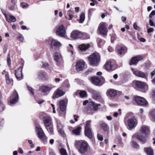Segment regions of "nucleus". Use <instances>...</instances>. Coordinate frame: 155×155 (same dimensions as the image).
Wrapping results in <instances>:
<instances>
[{"mask_svg":"<svg viewBox=\"0 0 155 155\" xmlns=\"http://www.w3.org/2000/svg\"><path fill=\"white\" fill-rule=\"evenodd\" d=\"M93 98L95 100H97L99 99L101 97V95L98 93L95 92L93 95Z\"/></svg>","mask_w":155,"mask_h":155,"instance_id":"c9c22d12","label":"nucleus"},{"mask_svg":"<svg viewBox=\"0 0 155 155\" xmlns=\"http://www.w3.org/2000/svg\"><path fill=\"white\" fill-rule=\"evenodd\" d=\"M5 78L6 83L9 84L11 83V82H13V80L9 78L8 73H7L5 75Z\"/></svg>","mask_w":155,"mask_h":155,"instance_id":"473e14b6","label":"nucleus"},{"mask_svg":"<svg viewBox=\"0 0 155 155\" xmlns=\"http://www.w3.org/2000/svg\"><path fill=\"white\" fill-rule=\"evenodd\" d=\"M121 19L123 22H124L126 21V18L125 17H122L121 18Z\"/></svg>","mask_w":155,"mask_h":155,"instance_id":"0e129e2a","label":"nucleus"},{"mask_svg":"<svg viewBox=\"0 0 155 155\" xmlns=\"http://www.w3.org/2000/svg\"><path fill=\"white\" fill-rule=\"evenodd\" d=\"M112 66L113 65L110 61H108L106 63L105 65L106 69L108 70H111L112 68Z\"/></svg>","mask_w":155,"mask_h":155,"instance_id":"2f4dec72","label":"nucleus"},{"mask_svg":"<svg viewBox=\"0 0 155 155\" xmlns=\"http://www.w3.org/2000/svg\"><path fill=\"white\" fill-rule=\"evenodd\" d=\"M153 28H151L148 29L147 30V32L148 33H150V32H152L153 31Z\"/></svg>","mask_w":155,"mask_h":155,"instance_id":"bf43d9fd","label":"nucleus"},{"mask_svg":"<svg viewBox=\"0 0 155 155\" xmlns=\"http://www.w3.org/2000/svg\"><path fill=\"white\" fill-rule=\"evenodd\" d=\"M7 62L8 64V65H10L11 63V59H10V55L9 54H8V58H7Z\"/></svg>","mask_w":155,"mask_h":155,"instance_id":"de8ad7c7","label":"nucleus"},{"mask_svg":"<svg viewBox=\"0 0 155 155\" xmlns=\"http://www.w3.org/2000/svg\"><path fill=\"white\" fill-rule=\"evenodd\" d=\"M22 68L20 67L15 71V76L19 80H21L23 78V76L22 72Z\"/></svg>","mask_w":155,"mask_h":155,"instance_id":"ddd939ff","label":"nucleus"},{"mask_svg":"<svg viewBox=\"0 0 155 155\" xmlns=\"http://www.w3.org/2000/svg\"><path fill=\"white\" fill-rule=\"evenodd\" d=\"M81 129V127H78L76 129L73 130H72V132L75 135H78L80 134Z\"/></svg>","mask_w":155,"mask_h":155,"instance_id":"7c9ffc66","label":"nucleus"},{"mask_svg":"<svg viewBox=\"0 0 155 155\" xmlns=\"http://www.w3.org/2000/svg\"><path fill=\"white\" fill-rule=\"evenodd\" d=\"M132 71L133 74L136 76L142 78H147V74L144 73L134 68H132Z\"/></svg>","mask_w":155,"mask_h":155,"instance_id":"9d476101","label":"nucleus"},{"mask_svg":"<svg viewBox=\"0 0 155 155\" xmlns=\"http://www.w3.org/2000/svg\"><path fill=\"white\" fill-rule=\"evenodd\" d=\"M28 6V5L26 3H22L21 4V6L22 8L27 7Z\"/></svg>","mask_w":155,"mask_h":155,"instance_id":"8fccbe9b","label":"nucleus"},{"mask_svg":"<svg viewBox=\"0 0 155 155\" xmlns=\"http://www.w3.org/2000/svg\"><path fill=\"white\" fill-rule=\"evenodd\" d=\"M45 101L44 100H39L38 101V103L39 104H41L43 103Z\"/></svg>","mask_w":155,"mask_h":155,"instance_id":"13d9d810","label":"nucleus"},{"mask_svg":"<svg viewBox=\"0 0 155 155\" xmlns=\"http://www.w3.org/2000/svg\"><path fill=\"white\" fill-rule=\"evenodd\" d=\"M135 84L137 87L141 89H143L147 86L145 82L139 81H136Z\"/></svg>","mask_w":155,"mask_h":155,"instance_id":"412c9836","label":"nucleus"},{"mask_svg":"<svg viewBox=\"0 0 155 155\" xmlns=\"http://www.w3.org/2000/svg\"><path fill=\"white\" fill-rule=\"evenodd\" d=\"M106 15H107L106 13H103L101 15V18H104Z\"/></svg>","mask_w":155,"mask_h":155,"instance_id":"69168bd1","label":"nucleus"},{"mask_svg":"<svg viewBox=\"0 0 155 155\" xmlns=\"http://www.w3.org/2000/svg\"><path fill=\"white\" fill-rule=\"evenodd\" d=\"M76 147L78 148L79 152L81 154H84L87 152L89 147L88 143L84 140H77L74 144Z\"/></svg>","mask_w":155,"mask_h":155,"instance_id":"f03ea898","label":"nucleus"},{"mask_svg":"<svg viewBox=\"0 0 155 155\" xmlns=\"http://www.w3.org/2000/svg\"><path fill=\"white\" fill-rule=\"evenodd\" d=\"M89 108L91 110H95L98 108V106L100 105L99 104H95L93 101H91L88 103Z\"/></svg>","mask_w":155,"mask_h":155,"instance_id":"6ab92c4d","label":"nucleus"},{"mask_svg":"<svg viewBox=\"0 0 155 155\" xmlns=\"http://www.w3.org/2000/svg\"><path fill=\"white\" fill-rule=\"evenodd\" d=\"M85 62L80 61L77 62L76 65V70L78 71L83 70L84 68Z\"/></svg>","mask_w":155,"mask_h":155,"instance_id":"2eb2a0df","label":"nucleus"},{"mask_svg":"<svg viewBox=\"0 0 155 155\" xmlns=\"http://www.w3.org/2000/svg\"><path fill=\"white\" fill-rule=\"evenodd\" d=\"M131 145L134 148H137L139 147L138 144L134 140L132 141L131 142Z\"/></svg>","mask_w":155,"mask_h":155,"instance_id":"ea45409f","label":"nucleus"},{"mask_svg":"<svg viewBox=\"0 0 155 155\" xmlns=\"http://www.w3.org/2000/svg\"><path fill=\"white\" fill-rule=\"evenodd\" d=\"M150 75H151L152 78V77L155 74V71H152L150 73Z\"/></svg>","mask_w":155,"mask_h":155,"instance_id":"680f3d73","label":"nucleus"},{"mask_svg":"<svg viewBox=\"0 0 155 155\" xmlns=\"http://www.w3.org/2000/svg\"><path fill=\"white\" fill-rule=\"evenodd\" d=\"M60 152L61 155H68L65 149L61 148L60 150Z\"/></svg>","mask_w":155,"mask_h":155,"instance_id":"4c0bfd02","label":"nucleus"},{"mask_svg":"<svg viewBox=\"0 0 155 155\" xmlns=\"http://www.w3.org/2000/svg\"><path fill=\"white\" fill-rule=\"evenodd\" d=\"M53 87H49L47 85H43L40 87L39 90L43 93H48Z\"/></svg>","mask_w":155,"mask_h":155,"instance_id":"4468645a","label":"nucleus"},{"mask_svg":"<svg viewBox=\"0 0 155 155\" xmlns=\"http://www.w3.org/2000/svg\"><path fill=\"white\" fill-rule=\"evenodd\" d=\"M135 99L137 103L139 105H146L147 104V101L143 97L137 96L135 97Z\"/></svg>","mask_w":155,"mask_h":155,"instance_id":"f8f14e48","label":"nucleus"},{"mask_svg":"<svg viewBox=\"0 0 155 155\" xmlns=\"http://www.w3.org/2000/svg\"><path fill=\"white\" fill-rule=\"evenodd\" d=\"M6 18V20L9 23L12 22H15L16 21V19L14 16L10 15L9 16H8L6 14H4Z\"/></svg>","mask_w":155,"mask_h":155,"instance_id":"4be33fe9","label":"nucleus"},{"mask_svg":"<svg viewBox=\"0 0 155 155\" xmlns=\"http://www.w3.org/2000/svg\"><path fill=\"white\" fill-rule=\"evenodd\" d=\"M61 57V54L58 52H56L54 54L53 58L54 60L56 62H58Z\"/></svg>","mask_w":155,"mask_h":155,"instance_id":"cd10ccee","label":"nucleus"},{"mask_svg":"<svg viewBox=\"0 0 155 155\" xmlns=\"http://www.w3.org/2000/svg\"><path fill=\"white\" fill-rule=\"evenodd\" d=\"M144 150L147 155H153V150L150 147L144 148Z\"/></svg>","mask_w":155,"mask_h":155,"instance_id":"c85d7f7f","label":"nucleus"},{"mask_svg":"<svg viewBox=\"0 0 155 155\" xmlns=\"http://www.w3.org/2000/svg\"><path fill=\"white\" fill-rule=\"evenodd\" d=\"M90 47L89 44H82L79 46V48L81 51L86 50Z\"/></svg>","mask_w":155,"mask_h":155,"instance_id":"bb28decb","label":"nucleus"},{"mask_svg":"<svg viewBox=\"0 0 155 155\" xmlns=\"http://www.w3.org/2000/svg\"><path fill=\"white\" fill-rule=\"evenodd\" d=\"M47 75L45 72L41 71L38 73V78L39 79L44 80L47 78Z\"/></svg>","mask_w":155,"mask_h":155,"instance_id":"b1692460","label":"nucleus"},{"mask_svg":"<svg viewBox=\"0 0 155 155\" xmlns=\"http://www.w3.org/2000/svg\"><path fill=\"white\" fill-rule=\"evenodd\" d=\"M87 90L88 92L93 94L95 92L94 90L90 88H88Z\"/></svg>","mask_w":155,"mask_h":155,"instance_id":"3c124183","label":"nucleus"},{"mask_svg":"<svg viewBox=\"0 0 155 155\" xmlns=\"http://www.w3.org/2000/svg\"><path fill=\"white\" fill-rule=\"evenodd\" d=\"M149 24L151 26H153L154 25V24L153 21L151 19H150L149 20Z\"/></svg>","mask_w":155,"mask_h":155,"instance_id":"5fc2aeb1","label":"nucleus"},{"mask_svg":"<svg viewBox=\"0 0 155 155\" xmlns=\"http://www.w3.org/2000/svg\"><path fill=\"white\" fill-rule=\"evenodd\" d=\"M140 40L142 42H144L145 41V39L143 38H141L140 39Z\"/></svg>","mask_w":155,"mask_h":155,"instance_id":"774afa93","label":"nucleus"},{"mask_svg":"<svg viewBox=\"0 0 155 155\" xmlns=\"http://www.w3.org/2000/svg\"><path fill=\"white\" fill-rule=\"evenodd\" d=\"M137 124V120L135 117L129 118L127 120V125L129 129L134 128Z\"/></svg>","mask_w":155,"mask_h":155,"instance_id":"423d86ee","label":"nucleus"},{"mask_svg":"<svg viewBox=\"0 0 155 155\" xmlns=\"http://www.w3.org/2000/svg\"><path fill=\"white\" fill-rule=\"evenodd\" d=\"M92 82L94 84L97 85L101 82L100 79L97 77H92L91 78Z\"/></svg>","mask_w":155,"mask_h":155,"instance_id":"a878e982","label":"nucleus"},{"mask_svg":"<svg viewBox=\"0 0 155 155\" xmlns=\"http://www.w3.org/2000/svg\"><path fill=\"white\" fill-rule=\"evenodd\" d=\"M150 115L155 121V110H153L151 112Z\"/></svg>","mask_w":155,"mask_h":155,"instance_id":"37998d69","label":"nucleus"},{"mask_svg":"<svg viewBox=\"0 0 155 155\" xmlns=\"http://www.w3.org/2000/svg\"><path fill=\"white\" fill-rule=\"evenodd\" d=\"M27 88L28 90L30 91V94L33 95H34V90L32 87L29 86H28Z\"/></svg>","mask_w":155,"mask_h":155,"instance_id":"a19ab883","label":"nucleus"},{"mask_svg":"<svg viewBox=\"0 0 155 155\" xmlns=\"http://www.w3.org/2000/svg\"><path fill=\"white\" fill-rule=\"evenodd\" d=\"M8 9L10 10H13L15 8V5H12L8 7Z\"/></svg>","mask_w":155,"mask_h":155,"instance_id":"603ef678","label":"nucleus"},{"mask_svg":"<svg viewBox=\"0 0 155 155\" xmlns=\"http://www.w3.org/2000/svg\"><path fill=\"white\" fill-rule=\"evenodd\" d=\"M21 42L23 41L24 39L23 36L21 35H20L17 38Z\"/></svg>","mask_w":155,"mask_h":155,"instance_id":"a18cd8bd","label":"nucleus"},{"mask_svg":"<svg viewBox=\"0 0 155 155\" xmlns=\"http://www.w3.org/2000/svg\"><path fill=\"white\" fill-rule=\"evenodd\" d=\"M75 11L76 12H78L79 11V7H76L75 8Z\"/></svg>","mask_w":155,"mask_h":155,"instance_id":"338daca9","label":"nucleus"},{"mask_svg":"<svg viewBox=\"0 0 155 155\" xmlns=\"http://www.w3.org/2000/svg\"><path fill=\"white\" fill-rule=\"evenodd\" d=\"M29 143L31 144L30 147H33L34 146V144L32 143V141L31 140H29L28 141Z\"/></svg>","mask_w":155,"mask_h":155,"instance_id":"6e6d98bb","label":"nucleus"},{"mask_svg":"<svg viewBox=\"0 0 155 155\" xmlns=\"http://www.w3.org/2000/svg\"><path fill=\"white\" fill-rule=\"evenodd\" d=\"M107 26L106 23L101 22L98 27V31L100 32V34L103 36L106 35L107 33Z\"/></svg>","mask_w":155,"mask_h":155,"instance_id":"20e7f679","label":"nucleus"},{"mask_svg":"<svg viewBox=\"0 0 155 155\" xmlns=\"http://www.w3.org/2000/svg\"><path fill=\"white\" fill-rule=\"evenodd\" d=\"M46 128L48 131V132L51 134H52L53 132V130L52 125L49 127H46Z\"/></svg>","mask_w":155,"mask_h":155,"instance_id":"e433bc0d","label":"nucleus"},{"mask_svg":"<svg viewBox=\"0 0 155 155\" xmlns=\"http://www.w3.org/2000/svg\"><path fill=\"white\" fill-rule=\"evenodd\" d=\"M155 15V11L153 10L151 12L150 14L149 17L150 18L152 17V16Z\"/></svg>","mask_w":155,"mask_h":155,"instance_id":"864d4df0","label":"nucleus"},{"mask_svg":"<svg viewBox=\"0 0 155 155\" xmlns=\"http://www.w3.org/2000/svg\"><path fill=\"white\" fill-rule=\"evenodd\" d=\"M71 38L74 39H77L82 38L83 36V34L78 30L73 31L71 35Z\"/></svg>","mask_w":155,"mask_h":155,"instance_id":"1a4fd4ad","label":"nucleus"},{"mask_svg":"<svg viewBox=\"0 0 155 155\" xmlns=\"http://www.w3.org/2000/svg\"><path fill=\"white\" fill-rule=\"evenodd\" d=\"M57 123L58 129H59L61 128H63V126L61 124V123L60 122L57 121Z\"/></svg>","mask_w":155,"mask_h":155,"instance_id":"c03bdc74","label":"nucleus"},{"mask_svg":"<svg viewBox=\"0 0 155 155\" xmlns=\"http://www.w3.org/2000/svg\"><path fill=\"white\" fill-rule=\"evenodd\" d=\"M42 63L43 64V67L46 68V67H48L49 65H48V63H47V62H45V63L43 62Z\"/></svg>","mask_w":155,"mask_h":155,"instance_id":"4d7b16f0","label":"nucleus"},{"mask_svg":"<svg viewBox=\"0 0 155 155\" xmlns=\"http://www.w3.org/2000/svg\"><path fill=\"white\" fill-rule=\"evenodd\" d=\"M74 119L75 121H77L78 120V118L79 117L78 116L76 115H74Z\"/></svg>","mask_w":155,"mask_h":155,"instance_id":"052dcab7","label":"nucleus"},{"mask_svg":"<svg viewBox=\"0 0 155 155\" xmlns=\"http://www.w3.org/2000/svg\"><path fill=\"white\" fill-rule=\"evenodd\" d=\"M64 94V93L62 90L58 89L54 93L52 98L53 99L58 98L63 95Z\"/></svg>","mask_w":155,"mask_h":155,"instance_id":"dca6fc26","label":"nucleus"},{"mask_svg":"<svg viewBox=\"0 0 155 155\" xmlns=\"http://www.w3.org/2000/svg\"><path fill=\"white\" fill-rule=\"evenodd\" d=\"M58 130V131L61 135L63 137H64L65 136V134H64V130H63V128L59 129Z\"/></svg>","mask_w":155,"mask_h":155,"instance_id":"79ce46f5","label":"nucleus"},{"mask_svg":"<svg viewBox=\"0 0 155 155\" xmlns=\"http://www.w3.org/2000/svg\"><path fill=\"white\" fill-rule=\"evenodd\" d=\"M91 120H88L86 122V124L85 128V134L89 138L91 139L92 137L91 127Z\"/></svg>","mask_w":155,"mask_h":155,"instance_id":"39448f33","label":"nucleus"},{"mask_svg":"<svg viewBox=\"0 0 155 155\" xmlns=\"http://www.w3.org/2000/svg\"><path fill=\"white\" fill-rule=\"evenodd\" d=\"M143 58V57L140 55L133 57L130 61V64L131 65L136 64L138 61L141 60Z\"/></svg>","mask_w":155,"mask_h":155,"instance_id":"f3484780","label":"nucleus"},{"mask_svg":"<svg viewBox=\"0 0 155 155\" xmlns=\"http://www.w3.org/2000/svg\"><path fill=\"white\" fill-rule=\"evenodd\" d=\"M18 95L16 91H15L14 93L11 96L10 100V104H14L18 102Z\"/></svg>","mask_w":155,"mask_h":155,"instance_id":"9b49d317","label":"nucleus"},{"mask_svg":"<svg viewBox=\"0 0 155 155\" xmlns=\"http://www.w3.org/2000/svg\"><path fill=\"white\" fill-rule=\"evenodd\" d=\"M36 129L38 137L40 139H42L45 137V134L41 128L37 127Z\"/></svg>","mask_w":155,"mask_h":155,"instance_id":"a211bd4d","label":"nucleus"},{"mask_svg":"<svg viewBox=\"0 0 155 155\" xmlns=\"http://www.w3.org/2000/svg\"><path fill=\"white\" fill-rule=\"evenodd\" d=\"M133 27L134 28L137 30L139 31L140 28L138 26L136 23H134L133 24Z\"/></svg>","mask_w":155,"mask_h":155,"instance_id":"49530a36","label":"nucleus"},{"mask_svg":"<svg viewBox=\"0 0 155 155\" xmlns=\"http://www.w3.org/2000/svg\"><path fill=\"white\" fill-rule=\"evenodd\" d=\"M61 45V43L57 40L56 39H53L52 40L51 47L52 50L56 51L59 49Z\"/></svg>","mask_w":155,"mask_h":155,"instance_id":"0eeeda50","label":"nucleus"},{"mask_svg":"<svg viewBox=\"0 0 155 155\" xmlns=\"http://www.w3.org/2000/svg\"><path fill=\"white\" fill-rule=\"evenodd\" d=\"M125 52V49L122 47H120L117 50V54L119 56L124 54Z\"/></svg>","mask_w":155,"mask_h":155,"instance_id":"c756f323","label":"nucleus"},{"mask_svg":"<svg viewBox=\"0 0 155 155\" xmlns=\"http://www.w3.org/2000/svg\"><path fill=\"white\" fill-rule=\"evenodd\" d=\"M43 119L44 124L46 127L51 126L52 123L50 117H44Z\"/></svg>","mask_w":155,"mask_h":155,"instance_id":"aec40b11","label":"nucleus"},{"mask_svg":"<svg viewBox=\"0 0 155 155\" xmlns=\"http://www.w3.org/2000/svg\"><path fill=\"white\" fill-rule=\"evenodd\" d=\"M70 14H73V11L71 10L68 11V14L69 15Z\"/></svg>","mask_w":155,"mask_h":155,"instance_id":"e2e57ef3","label":"nucleus"},{"mask_svg":"<svg viewBox=\"0 0 155 155\" xmlns=\"http://www.w3.org/2000/svg\"><path fill=\"white\" fill-rule=\"evenodd\" d=\"M101 126L104 131H106L108 129L107 125L104 122H101L100 124Z\"/></svg>","mask_w":155,"mask_h":155,"instance_id":"72a5a7b5","label":"nucleus"},{"mask_svg":"<svg viewBox=\"0 0 155 155\" xmlns=\"http://www.w3.org/2000/svg\"><path fill=\"white\" fill-rule=\"evenodd\" d=\"M85 18V14L84 13H82L80 17V19L79 20V23H82L84 21Z\"/></svg>","mask_w":155,"mask_h":155,"instance_id":"f704fd0d","label":"nucleus"},{"mask_svg":"<svg viewBox=\"0 0 155 155\" xmlns=\"http://www.w3.org/2000/svg\"><path fill=\"white\" fill-rule=\"evenodd\" d=\"M88 59L91 65L96 66L99 62L100 56L98 53H94L88 57Z\"/></svg>","mask_w":155,"mask_h":155,"instance_id":"7ed1b4c3","label":"nucleus"},{"mask_svg":"<svg viewBox=\"0 0 155 155\" xmlns=\"http://www.w3.org/2000/svg\"><path fill=\"white\" fill-rule=\"evenodd\" d=\"M98 139L101 140L102 141L103 140V138L102 136L100 134H98L97 135Z\"/></svg>","mask_w":155,"mask_h":155,"instance_id":"09e8293b","label":"nucleus"},{"mask_svg":"<svg viewBox=\"0 0 155 155\" xmlns=\"http://www.w3.org/2000/svg\"><path fill=\"white\" fill-rule=\"evenodd\" d=\"M59 107L62 111L65 110L66 107V102L64 100H61L59 103Z\"/></svg>","mask_w":155,"mask_h":155,"instance_id":"393cba45","label":"nucleus"},{"mask_svg":"<svg viewBox=\"0 0 155 155\" xmlns=\"http://www.w3.org/2000/svg\"><path fill=\"white\" fill-rule=\"evenodd\" d=\"M107 94L108 96L110 97H113L117 94V91L113 89H109L107 91Z\"/></svg>","mask_w":155,"mask_h":155,"instance_id":"5701e85b","label":"nucleus"},{"mask_svg":"<svg viewBox=\"0 0 155 155\" xmlns=\"http://www.w3.org/2000/svg\"><path fill=\"white\" fill-rule=\"evenodd\" d=\"M80 97H86L87 96V93L86 91H82L79 93Z\"/></svg>","mask_w":155,"mask_h":155,"instance_id":"58836bf2","label":"nucleus"},{"mask_svg":"<svg viewBox=\"0 0 155 155\" xmlns=\"http://www.w3.org/2000/svg\"><path fill=\"white\" fill-rule=\"evenodd\" d=\"M141 134H135L132 137V139H134L136 137L140 141L144 143L146 141V138L150 134V130L148 127L145 125L141 127L140 129Z\"/></svg>","mask_w":155,"mask_h":155,"instance_id":"f257e3e1","label":"nucleus"},{"mask_svg":"<svg viewBox=\"0 0 155 155\" xmlns=\"http://www.w3.org/2000/svg\"><path fill=\"white\" fill-rule=\"evenodd\" d=\"M65 33L66 30L63 25L59 26L56 31V34L61 37H64Z\"/></svg>","mask_w":155,"mask_h":155,"instance_id":"6e6552de","label":"nucleus"}]
</instances>
